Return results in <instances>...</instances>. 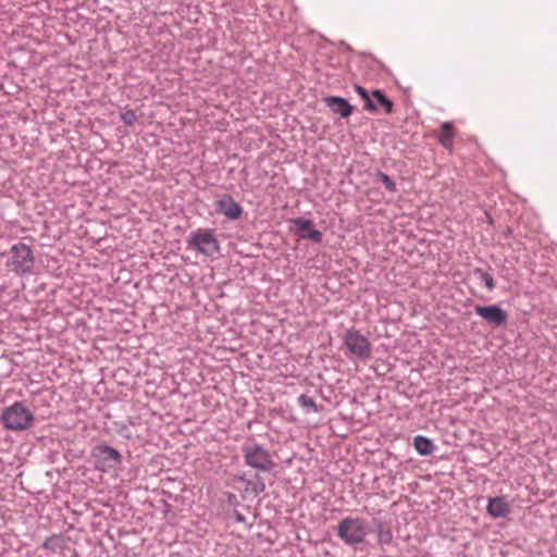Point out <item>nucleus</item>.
I'll return each mask as SVG.
<instances>
[{"label":"nucleus","instance_id":"nucleus-1","mask_svg":"<svg viewBox=\"0 0 557 557\" xmlns=\"http://www.w3.org/2000/svg\"><path fill=\"white\" fill-rule=\"evenodd\" d=\"M9 253L5 264L9 271L21 277L34 273L35 256L30 246L22 242L13 244Z\"/></svg>","mask_w":557,"mask_h":557},{"label":"nucleus","instance_id":"nucleus-2","mask_svg":"<svg viewBox=\"0 0 557 557\" xmlns=\"http://www.w3.org/2000/svg\"><path fill=\"white\" fill-rule=\"evenodd\" d=\"M33 420V412L20 401L4 408L0 417L4 429L10 431H24L28 429Z\"/></svg>","mask_w":557,"mask_h":557},{"label":"nucleus","instance_id":"nucleus-3","mask_svg":"<svg viewBox=\"0 0 557 557\" xmlns=\"http://www.w3.org/2000/svg\"><path fill=\"white\" fill-rule=\"evenodd\" d=\"M187 246L206 257H214L220 251L219 243L211 228H198L193 232L187 239Z\"/></svg>","mask_w":557,"mask_h":557},{"label":"nucleus","instance_id":"nucleus-4","mask_svg":"<svg viewBox=\"0 0 557 557\" xmlns=\"http://www.w3.org/2000/svg\"><path fill=\"white\" fill-rule=\"evenodd\" d=\"M95 468L102 472L115 469L122 462L120 451L109 445H96L91 449Z\"/></svg>","mask_w":557,"mask_h":557},{"label":"nucleus","instance_id":"nucleus-5","mask_svg":"<svg viewBox=\"0 0 557 557\" xmlns=\"http://www.w3.org/2000/svg\"><path fill=\"white\" fill-rule=\"evenodd\" d=\"M338 536L347 545L360 544L367 536V525L360 518H345L338 524Z\"/></svg>","mask_w":557,"mask_h":557},{"label":"nucleus","instance_id":"nucleus-6","mask_svg":"<svg viewBox=\"0 0 557 557\" xmlns=\"http://www.w3.org/2000/svg\"><path fill=\"white\" fill-rule=\"evenodd\" d=\"M344 343L350 355L366 360L371 355L369 339L357 330H348L344 335Z\"/></svg>","mask_w":557,"mask_h":557},{"label":"nucleus","instance_id":"nucleus-7","mask_svg":"<svg viewBox=\"0 0 557 557\" xmlns=\"http://www.w3.org/2000/svg\"><path fill=\"white\" fill-rule=\"evenodd\" d=\"M246 463L258 470L267 471L273 465L269 454L258 445L244 448Z\"/></svg>","mask_w":557,"mask_h":557},{"label":"nucleus","instance_id":"nucleus-8","mask_svg":"<svg viewBox=\"0 0 557 557\" xmlns=\"http://www.w3.org/2000/svg\"><path fill=\"white\" fill-rule=\"evenodd\" d=\"M216 213L224 215L228 220H237L243 214V208L230 195H223L214 203Z\"/></svg>","mask_w":557,"mask_h":557},{"label":"nucleus","instance_id":"nucleus-9","mask_svg":"<svg viewBox=\"0 0 557 557\" xmlns=\"http://www.w3.org/2000/svg\"><path fill=\"white\" fill-rule=\"evenodd\" d=\"M475 312L486 322L499 326L507 321V313L498 306H475Z\"/></svg>","mask_w":557,"mask_h":557},{"label":"nucleus","instance_id":"nucleus-10","mask_svg":"<svg viewBox=\"0 0 557 557\" xmlns=\"http://www.w3.org/2000/svg\"><path fill=\"white\" fill-rule=\"evenodd\" d=\"M296 232L302 238H309L315 243H320L322 234L314 230L313 224L309 220L298 219L295 221Z\"/></svg>","mask_w":557,"mask_h":557},{"label":"nucleus","instance_id":"nucleus-11","mask_svg":"<svg viewBox=\"0 0 557 557\" xmlns=\"http://www.w3.org/2000/svg\"><path fill=\"white\" fill-rule=\"evenodd\" d=\"M487 512L494 518L505 517L510 512V506L504 497H495L490 499Z\"/></svg>","mask_w":557,"mask_h":557},{"label":"nucleus","instance_id":"nucleus-12","mask_svg":"<svg viewBox=\"0 0 557 557\" xmlns=\"http://www.w3.org/2000/svg\"><path fill=\"white\" fill-rule=\"evenodd\" d=\"M455 128L450 122L442 124L440 133L437 135L438 143L448 151H453V143L455 138Z\"/></svg>","mask_w":557,"mask_h":557},{"label":"nucleus","instance_id":"nucleus-13","mask_svg":"<svg viewBox=\"0 0 557 557\" xmlns=\"http://www.w3.org/2000/svg\"><path fill=\"white\" fill-rule=\"evenodd\" d=\"M326 103L336 113H339L343 117H347L352 112V107L344 99L339 97H330L326 99Z\"/></svg>","mask_w":557,"mask_h":557},{"label":"nucleus","instance_id":"nucleus-14","mask_svg":"<svg viewBox=\"0 0 557 557\" xmlns=\"http://www.w3.org/2000/svg\"><path fill=\"white\" fill-rule=\"evenodd\" d=\"M413 445L416 450L422 456L430 455L433 450L432 442L429 438L421 435L414 437Z\"/></svg>","mask_w":557,"mask_h":557},{"label":"nucleus","instance_id":"nucleus-15","mask_svg":"<svg viewBox=\"0 0 557 557\" xmlns=\"http://www.w3.org/2000/svg\"><path fill=\"white\" fill-rule=\"evenodd\" d=\"M356 92L364 100V109L368 111H376V106L374 104L372 98L369 96L367 90L359 86L355 85Z\"/></svg>","mask_w":557,"mask_h":557},{"label":"nucleus","instance_id":"nucleus-16","mask_svg":"<svg viewBox=\"0 0 557 557\" xmlns=\"http://www.w3.org/2000/svg\"><path fill=\"white\" fill-rule=\"evenodd\" d=\"M372 96L376 100V102L380 103L385 109L386 113L392 112L393 102L389 99H387L381 90H373Z\"/></svg>","mask_w":557,"mask_h":557},{"label":"nucleus","instance_id":"nucleus-17","mask_svg":"<svg viewBox=\"0 0 557 557\" xmlns=\"http://www.w3.org/2000/svg\"><path fill=\"white\" fill-rule=\"evenodd\" d=\"M474 273L478 275L480 281L484 283L488 290H492L495 287L494 278L490 273L484 272L481 269H476Z\"/></svg>","mask_w":557,"mask_h":557},{"label":"nucleus","instance_id":"nucleus-18","mask_svg":"<svg viewBox=\"0 0 557 557\" xmlns=\"http://www.w3.org/2000/svg\"><path fill=\"white\" fill-rule=\"evenodd\" d=\"M120 117L127 126H132L137 122V115L135 111L131 109L121 112Z\"/></svg>","mask_w":557,"mask_h":557},{"label":"nucleus","instance_id":"nucleus-19","mask_svg":"<svg viewBox=\"0 0 557 557\" xmlns=\"http://www.w3.org/2000/svg\"><path fill=\"white\" fill-rule=\"evenodd\" d=\"M377 176L386 189H388L389 191L396 190V184L391 180V177L388 175H386L384 173H379Z\"/></svg>","mask_w":557,"mask_h":557},{"label":"nucleus","instance_id":"nucleus-20","mask_svg":"<svg viewBox=\"0 0 557 557\" xmlns=\"http://www.w3.org/2000/svg\"><path fill=\"white\" fill-rule=\"evenodd\" d=\"M300 401L302 403L304 406L314 407V403L312 401V399L307 398L306 396H301Z\"/></svg>","mask_w":557,"mask_h":557},{"label":"nucleus","instance_id":"nucleus-21","mask_svg":"<svg viewBox=\"0 0 557 557\" xmlns=\"http://www.w3.org/2000/svg\"><path fill=\"white\" fill-rule=\"evenodd\" d=\"M52 540H53V539H48V540L42 544V547H45V548H49V547L51 546V541H52Z\"/></svg>","mask_w":557,"mask_h":557}]
</instances>
